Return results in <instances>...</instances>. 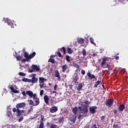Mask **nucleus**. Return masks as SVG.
<instances>
[{
	"label": "nucleus",
	"mask_w": 128,
	"mask_h": 128,
	"mask_svg": "<svg viewBox=\"0 0 128 128\" xmlns=\"http://www.w3.org/2000/svg\"><path fill=\"white\" fill-rule=\"evenodd\" d=\"M10 89L11 90L12 92H14L16 90V89H14V87H10Z\"/></svg>",
	"instance_id": "53"
},
{
	"label": "nucleus",
	"mask_w": 128,
	"mask_h": 128,
	"mask_svg": "<svg viewBox=\"0 0 128 128\" xmlns=\"http://www.w3.org/2000/svg\"><path fill=\"white\" fill-rule=\"evenodd\" d=\"M74 66H75V68H76V70H80V65L75 64H74Z\"/></svg>",
	"instance_id": "38"
},
{
	"label": "nucleus",
	"mask_w": 128,
	"mask_h": 128,
	"mask_svg": "<svg viewBox=\"0 0 128 128\" xmlns=\"http://www.w3.org/2000/svg\"><path fill=\"white\" fill-rule=\"evenodd\" d=\"M66 50L68 52V54H72V52H74V50L72 49V48L68 47L66 48Z\"/></svg>",
	"instance_id": "20"
},
{
	"label": "nucleus",
	"mask_w": 128,
	"mask_h": 128,
	"mask_svg": "<svg viewBox=\"0 0 128 128\" xmlns=\"http://www.w3.org/2000/svg\"><path fill=\"white\" fill-rule=\"evenodd\" d=\"M39 80H46V79L42 77H40L39 78Z\"/></svg>",
	"instance_id": "50"
},
{
	"label": "nucleus",
	"mask_w": 128,
	"mask_h": 128,
	"mask_svg": "<svg viewBox=\"0 0 128 128\" xmlns=\"http://www.w3.org/2000/svg\"><path fill=\"white\" fill-rule=\"evenodd\" d=\"M28 102H29L30 106H34V104H35L34 102V101L32 100H28Z\"/></svg>",
	"instance_id": "34"
},
{
	"label": "nucleus",
	"mask_w": 128,
	"mask_h": 128,
	"mask_svg": "<svg viewBox=\"0 0 128 128\" xmlns=\"http://www.w3.org/2000/svg\"><path fill=\"white\" fill-rule=\"evenodd\" d=\"M114 58H115V60H118V58H120V56H114Z\"/></svg>",
	"instance_id": "55"
},
{
	"label": "nucleus",
	"mask_w": 128,
	"mask_h": 128,
	"mask_svg": "<svg viewBox=\"0 0 128 128\" xmlns=\"http://www.w3.org/2000/svg\"><path fill=\"white\" fill-rule=\"evenodd\" d=\"M126 108V106L124 104H121L118 106V110L119 112H123L124 110Z\"/></svg>",
	"instance_id": "10"
},
{
	"label": "nucleus",
	"mask_w": 128,
	"mask_h": 128,
	"mask_svg": "<svg viewBox=\"0 0 128 128\" xmlns=\"http://www.w3.org/2000/svg\"><path fill=\"white\" fill-rule=\"evenodd\" d=\"M98 56V54L96 53H93L92 54V56H94V58L95 56Z\"/></svg>",
	"instance_id": "56"
},
{
	"label": "nucleus",
	"mask_w": 128,
	"mask_h": 128,
	"mask_svg": "<svg viewBox=\"0 0 128 128\" xmlns=\"http://www.w3.org/2000/svg\"><path fill=\"white\" fill-rule=\"evenodd\" d=\"M21 62H30V60L28 58H24V59H22L21 60Z\"/></svg>",
	"instance_id": "33"
},
{
	"label": "nucleus",
	"mask_w": 128,
	"mask_h": 128,
	"mask_svg": "<svg viewBox=\"0 0 128 128\" xmlns=\"http://www.w3.org/2000/svg\"><path fill=\"white\" fill-rule=\"evenodd\" d=\"M118 109L114 110L113 111V112L114 113V116H116L118 114Z\"/></svg>",
	"instance_id": "42"
},
{
	"label": "nucleus",
	"mask_w": 128,
	"mask_h": 128,
	"mask_svg": "<svg viewBox=\"0 0 128 128\" xmlns=\"http://www.w3.org/2000/svg\"><path fill=\"white\" fill-rule=\"evenodd\" d=\"M87 76L90 80H96V76L90 72L88 71V72H87Z\"/></svg>",
	"instance_id": "6"
},
{
	"label": "nucleus",
	"mask_w": 128,
	"mask_h": 128,
	"mask_svg": "<svg viewBox=\"0 0 128 128\" xmlns=\"http://www.w3.org/2000/svg\"><path fill=\"white\" fill-rule=\"evenodd\" d=\"M40 118H41L40 120V122H44V116L41 115Z\"/></svg>",
	"instance_id": "45"
},
{
	"label": "nucleus",
	"mask_w": 128,
	"mask_h": 128,
	"mask_svg": "<svg viewBox=\"0 0 128 128\" xmlns=\"http://www.w3.org/2000/svg\"><path fill=\"white\" fill-rule=\"evenodd\" d=\"M56 88H58V85L56 84L54 86V90H56Z\"/></svg>",
	"instance_id": "60"
},
{
	"label": "nucleus",
	"mask_w": 128,
	"mask_h": 128,
	"mask_svg": "<svg viewBox=\"0 0 128 128\" xmlns=\"http://www.w3.org/2000/svg\"><path fill=\"white\" fill-rule=\"evenodd\" d=\"M34 110V108H32V106H31V107L28 109V112L30 114L31 112H32Z\"/></svg>",
	"instance_id": "41"
},
{
	"label": "nucleus",
	"mask_w": 128,
	"mask_h": 128,
	"mask_svg": "<svg viewBox=\"0 0 128 128\" xmlns=\"http://www.w3.org/2000/svg\"><path fill=\"white\" fill-rule=\"evenodd\" d=\"M72 112H74L75 114H76L78 112V107H74L72 109Z\"/></svg>",
	"instance_id": "24"
},
{
	"label": "nucleus",
	"mask_w": 128,
	"mask_h": 128,
	"mask_svg": "<svg viewBox=\"0 0 128 128\" xmlns=\"http://www.w3.org/2000/svg\"><path fill=\"white\" fill-rule=\"evenodd\" d=\"M81 74H83V75L86 74V71L84 70H81Z\"/></svg>",
	"instance_id": "51"
},
{
	"label": "nucleus",
	"mask_w": 128,
	"mask_h": 128,
	"mask_svg": "<svg viewBox=\"0 0 128 128\" xmlns=\"http://www.w3.org/2000/svg\"><path fill=\"white\" fill-rule=\"evenodd\" d=\"M91 128H96V124H94L92 126Z\"/></svg>",
	"instance_id": "58"
},
{
	"label": "nucleus",
	"mask_w": 128,
	"mask_h": 128,
	"mask_svg": "<svg viewBox=\"0 0 128 128\" xmlns=\"http://www.w3.org/2000/svg\"><path fill=\"white\" fill-rule=\"evenodd\" d=\"M66 60L68 62H70V56L68 55H66Z\"/></svg>",
	"instance_id": "31"
},
{
	"label": "nucleus",
	"mask_w": 128,
	"mask_h": 128,
	"mask_svg": "<svg viewBox=\"0 0 128 128\" xmlns=\"http://www.w3.org/2000/svg\"><path fill=\"white\" fill-rule=\"evenodd\" d=\"M24 57H25L26 58H28L30 60V55L28 54V53L26 52H24Z\"/></svg>",
	"instance_id": "27"
},
{
	"label": "nucleus",
	"mask_w": 128,
	"mask_h": 128,
	"mask_svg": "<svg viewBox=\"0 0 128 128\" xmlns=\"http://www.w3.org/2000/svg\"><path fill=\"white\" fill-rule=\"evenodd\" d=\"M16 112H17V116H22V112H24V110H19L18 108H16Z\"/></svg>",
	"instance_id": "9"
},
{
	"label": "nucleus",
	"mask_w": 128,
	"mask_h": 128,
	"mask_svg": "<svg viewBox=\"0 0 128 128\" xmlns=\"http://www.w3.org/2000/svg\"><path fill=\"white\" fill-rule=\"evenodd\" d=\"M113 128H118V124H114Z\"/></svg>",
	"instance_id": "52"
},
{
	"label": "nucleus",
	"mask_w": 128,
	"mask_h": 128,
	"mask_svg": "<svg viewBox=\"0 0 128 128\" xmlns=\"http://www.w3.org/2000/svg\"><path fill=\"white\" fill-rule=\"evenodd\" d=\"M22 80H38V78H36V76L34 75L32 76V80L28 78H22Z\"/></svg>",
	"instance_id": "14"
},
{
	"label": "nucleus",
	"mask_w": 128,
	"mask_h": 128,
	"mask_svg": "<svg viewBox=\"0 0 128 128\" xmlns=\"http://www.w3.org/2000/svg\"><path fill=\"white\" fill-rule=\"evenodd\" d=\"M58 107L56 106H54L53 107H52L50 108V112L52 114H53L54 112H58Z\"/></svg>",
	"instance_id": "11"
},
{
	"label": "nucleus",
	"mask_w": 128,
	"mask_h": 128,
	"mask_svg": "<svg viewBox=\"0 0 128 128\" xmlns=\"http://www.w3.org/2000/svg\"><path fill=\"white\" fill-rule=\"evenodd\" d=\"M36 52H33L32 54H30L29 55V60H30L32 58H34V56H36Z\"/></svg>",
	"instance_id": "21"
},
{
	"label": "nucleus",
	"mask_w": 128,
	"mask_h": 128,
	"mask_svg": "<svg viewBox=\"0 0 128 128\" xmlns=\"http://www.w3.org/2000/svg\"><path fill=\"white\" fill-rule=\"evenodd\" d=\"M26 94L30 98H33V100L35 102L34 106H36L40 104V98H38L36 94H34V92L32 90H28L26 92Z\"/></svg>",
	"instance_id": "2"
},
{
	"label": "nucleus",
	"mask_w": 128,
	"mask_h": 128,
	"mask_svg": "<svg viewBox=\"0 0 128 128\" xmlns=\"http://www.w3.org/2000/svg\"><path fill=\"white\" fill-rule=\"evenodd\" d=\"M90 42H91L92 44H96V43H94V40L92 37L90 38Z\"/></svg>",
	"instance_id": "36"
},
{
	"label": "nucleus",
	"mask_w": 128,
	"mask_h": 128,
	"mask_svg": "<svg viewBox=\"0 0 128 128\" xmlns=\"http://www.w3.org/2000/svg\"><path fill=\"white\" fill-rule=\"evenodd\" d=\"M57 54L58 56H59V58H62V54L60 53V52H58Z\"/></svg>",
	"instance_id": "47"
},
{
	"label": "nucleus",
	"mask_w": 128,
	"mask_h": 128,
	"mask_svg": "<svg viewBox=\"0 0 128 128\" xmlns=\"http://www.w3.org/2000/svg\"><path fill=\"white\" fill-rule=\"evenodd\" d=\"M48 62H51V64H56V60H54V59L50 58L48 60Z\"/></svg>",
	"instance_id": "26"
},
{
	"label": "nucleus",
	"mask_w": 128,
	"mask_h": 128,
	"mask_svg": "<svg viewBox=\"0 0 128 128\" xmlns=\"http://www.w3.org/2000/svg\"><path fill=\"white\" fill-rule=\"evenodd\" d=\"M50 122H48L47 123H46V126L47 127V128H48L49 126H50Z\"/></svg>",
	"instance_id": "59"
},
{
	"label": "nucleus",
	"mask_w": 128,
	"mask_h": 128,
	"mask_svg": "<svg viewBox=\"0 0 128 128\" xmlns=\"http://www.w3.org/2000/svg\"><path fill=\"white\" fill-rule=\"evenodd\" d=\"M101 120H102V122H104V120H106V116H101Z\"/></svg>",
	"instance_id": "44"
},
{
	"label": "nucleus",
	"mask_w": 128,
	"mask_h": 128,
	"mask_svg": "<svg viewBox=\"0 0 128 128\" xmlns=\"http://www.w3.org/2000/svg\"><path fill=\"white\" fill-rule=\"evenodd\" d=\"M78 42L80 44H84V39L82 38H80V39L78 40Z\"/></svg>",
	"instance_id": "23"
},
{
	"label": "nucleus",
	"mask_w": 128,
	"mask_h": 128,
	"mask_svg": "<svg viewBox=\"0 0 128 128\" xmlns=\"http://www.w3.org/2000/svg\"><path fill=\"white\" fill-rule=\"evenodd\" d=\"M101 82L100 80L97 81L94 84V88H98V86L100 84Z\"/></svg>",
	"instance_id": "32"
},
{
	"label": "nucleus",
	"mask_w": 128,
	"mask_h": 128,
	"mask_svg": "<svg viewBox=\"0 0 128 128\" xmlns=\"http://www.w3.org/2000/svg\"><path fill=\"white\" fill-rule=\"evenodd\" d=\"M64 116H62L61 118L58 120V122L60 124H62V122H64Z\"/></svg>",
	"instance_id": "35"
},
{
	"label": "nucleus",
	"mask_w": 128,
	"mask_h": 128,
	"mask_svg": "<svg viewBox=\"0 0 128 128\" xmlns=\"http://www.w3.org/2000/svg\"><path fill=\"white\" fill-rule=\"evenodd\" d=\"M24 106H26V103L24 102L19 103L16 105V108L18 109L22 108H24Z\"/></svg>",
	"instance_id": "8"
},
{
	"label": "nucleus",
	"mask_w": 128,
	"mask_h": 128,
	"mask_svg": "<svg viewBox=\"0 0 128 128\" xmlns=\"http://www.w3.org/2000/svg\"><path fill=\"white\" fill-rule=\"evenodd\" d=\"M8 24L10 26L11 28H14V23L12 22L8 21Z\"/></svg>",
	"instance_id": "28"
},
{
	"label": "nucleus",
	"mask_w": 128,
	"mask_h": 128,
	"mask_svg": "<svg viewBox=\"0 0 128 128\" xmlns=\"http://www.w3.org/2000/svg\"><path fill=\"white\" fill-rule=\"evenodd\" d=\"M82 56H86V48H82Z\"/></svg>",
	"instance_id": "25"
},
{
	"label": "nucleus",
	"mask_w": 128,
	"mask_h": 128,
	"mask_svg": "<svg viewBox=\"0 0 128 128\" xmlns=\"http://www.w3.org/2000/svg\"><path fill=\"white\" fill-rule=\"evenodd\" d=\"M22 94L24 96H26V91H23L22 92Z\"/></svg>",
	"instance_id": "49"
},
{
	"label": "nucleus",
	"mask_w": 128,
	"mask_h": 128,
	"mask_svg": "<svg viewBox=\"0 0 128 128\" xmlns=\"http://www.w3.org/2000/svg\"><path fill=\"white\" fill-rule=\"evenodd\" d=\"M70 84H69V88H72V86L76 84V80H72V81H70Z\"/></svg>",
	"instance_id": "15"
},
{
	"label": "nucleus",
	"mask_w": 128,
	"mask_h": 128,
	"mask_svg": "<svg viewBox=\"0 0 128 128\" xmlns=\"http://www.w3.org/2000/svg\"><path fill=\"white\" fill-rule=\"evenodd\" d=\"M98 108V107L96 106H92L90 107L89 110L90 112V114H94L96 112V110Z\"/></svg>",
	"instance_id": "7"
},
{
	"label": "nucleus",
	"mask_w": 128,
	"mask_h": 128,
	"mask_svg": "<svg viewBox=\"0 0 128 128\" xmlns=\"http://www.w3.org/2000/svg\"><path fill=\"white\" fill-rule=\"evenodd\" d=\"M84 114H80L78 116V120H82V118H84Z\"/></svg>",
	"instance_id": "37"
},
{
	"label": "nucleus",
	"mask_w": 128,
	"mask_h": 128,
	"mask_svg": "<svg viewBox=\"0 0 128 128\" xmlns=\"http://www.w3.org/2000/svg\"><path fill=\"white\" fill-rule=\"evenodd\" d=\"M68 64H65L63 65L62 66V72H66V70H68Z\"/></svg>",
	"instance_id": "13"
},
{
	"label": "nucleus",
	"mask_w": 128,
	"mask_h": 128,
	"mask_svg": "<svg viewBox=\"0 0 128 128\" xmlns=\"http://www.w3.org/2000/svg\"><path fill=\"white\" fill-rule=\"evenodd\" d=\"M14 94H20V92L16 90H14Z\"/></svg>",
	"instance_id": "54"
},
{
	"label": "nucleus",
	"mask_w": 128,
	"mask_h": 128,
	"mask_svg": "<svg viewBox=\"0 0 128 128\" xmlns=\"http://www.w3.org/2000/svg\"><path fill=\"white\" fill-rule=\"evenodd\" d=\"M90 102H92L86 100L84 102H82L80 106L78 107V108L82 114H88V108L90 107L88 105L90 104Z\"/></svg>",
	"instance_id": "1"
},
{
	"label": "nucleus",
	"mask_w": 128,
	"mask_h": 128,
	"mask_svg": "<svg viewBox=\"0 0 128 128\" xmlns=\"http://www.w3.org/2000/svg\"><path fill=\"white\" fill-rule=\"evenodd\" d=\"M114 99H106V100L105 102V104L108 108H112V106H114Z\"/></svg>",
	"instance_id": "4"
},
{
	"label": "nucleus",
	"mask_w": 128,
	"mask_h": 128,
	"mask_svg": "<svg viewBox=\"0 0 128 128\" xmlns=\"http://www.w3.org/2000/svg\"><path fill=\"white\" fill-rule=\"evenodd\" d=\"M44 102L46 104H48V102H50V97L48 95H45L44 97Z\"/></svg>",
	"instance_id": "12"
},
{
	"label": "nucleus",
	"mask_w": 128,
	"mask_h": 128,
	"mask_svg": "<svg viewBox=\"0 0 128 128\" xmlns=\"http://www.w3.org/2000/svg\"><path fill=\"white\" fill-rule=\"evenodd\" d=\"M58 128V125L55 124H52L50 126V128Z\"/></svg>",
	"instance_id": "40"
},
{
	"label": "nucleus",
	"mask_w": 128,
	"mask_h": 128,
	"mask_svg": "<svg viewBox=\"0 0 128 128\" xmlns=\"http://www.w3.org/2000/svg\"><path fill=\"white\" fill-rule=\"evenodd\" d=\"M54 76L56 78H58V80L60 79V73L58 72V70H56L55 72Z\"/></svg>",
	"instance_id": "22"
},
{
	"label": "nucleus",
	"mask_w": 128,
	"mask_h": 128,
	"mask_svg": "<svg viewBox=\"0 0 128 128\" xmlns=\"http://www.w3.org/2000/svg\"><path fill=\"white\" fill-rule=\"evenodd\" d=\"M12 112H16V108H13Z\"/></svg>",
	"instance_id": "61"
},
{
	"label": "nucleus",
	"mask_w": 128,
	"mask_h": 128,
	"mask_svg": "<svg viewBox=\"0 0 128 128\" xmlns=\"http://www.w3.org/2000/svg\"><path fill=\"white\" fill-rule=\"evenodd\" d=\"M60 52H63L64 56L66 54V48L65 47H62L60 48Z\"/></svg>",
	"instance_id": "17"
},
{
	"label": "nucleus",
	"mask_w": 128,
	"mask_h": 128,
	"mask_svg": "<svg viewBox=\"0 0 128 128\" xmlns=\"http://www.w3.org/2000/svg\"><path fill=\"white\" fill-rule=\"evenodd\" d=\"M44 94V90H41L40 91V96H42Z\"/></svg>",
	"instance_id": "57"
},
{
	"label": "nucleus",
	"mask_w": 128,
	"mask_h": 128,
	"mask_svg": "<svg viewBox=\"0 0 128 128\" xmlns=\"http://www.w3.org/2000/svg\"><path fill=\"white\" fill-rule=\"evenodd\" d=\"M44 122H40V125H39V128H44Z\"/></svg>",
	"instance_id": "39"
},
{
	"label": "nucleus",
	"mask_w": 128,
	"mask_h": 128,
	"mask_svg": "<svg viewBox=\"0 0 128 128\" xmlns=\"http://www.w3.org/2000/svg\"><path fill=\"white\" fill-rule=\"evenodd\" d=\"M22 120H24V116H22L18 120V122H22Z\"/></svg>",
	"instance_id": "48"
},
{
	"label": "nucleus",
	"mask_w": 128,
	"mask_h": 128,
	"mask_svg": "<svg viewBox=\"0 0 128 128\" xmlns=\"http://www.w3.org/2000/svg\"><path fill=\"white\" fill-rule=\"evenodd\" d=\"M82 88V83H79L77 86V90L80 92Z\"/></svg>",
	"instance_id": "19"
},
{
	"label": "nucleus",
	"mask_w": 128,
	"mask_h": 128,
	"mask_svg": "<svg viewBox=\"0 0 128 128\" xmlns=\"http://www.w3.org/2000/svg\"><path fill=\"white\" fill-rule=\"evenodd\" d=\"M69 120L70 121H71L73 124H74L76 122V116L75 114H71L70 116Z\"/></svg>",
	"instance_id": "5"
},
{
	"label": "nucleus",
	"mask_w": 128,
	"mask_h": 128,
	"mask_svg": "<svg viewBox=\"0 0 128 128\" xmlns=\"http://www.w3.org/2000/svg\"><path fill=\"white\" fill-rule=\"evenodd\" d=\"M54 58V55H51L50 56V58Z\"/></svg>",
	"instance_id": "63"
},
{
	"label": "nucleus",
	"mask_w": 128,
	"mask_h": 128,
	"mask_svg": "<svg viewBox=\"0 0 128 128\" xmlns=\"http://www.w3.org/2000/svg\"><path fill=\"white\" fill-rule=\"evenodd\" d=\"M30 68L32 69L28 70L29 72H34V70H36V72H40V68L36 64H32Z\"/></svg>",
	"instance_id": "3"
},
{
	"label": "nucleus",
	"mask_w": 128,
	"mask_h": 128,
	"mask_svg": "<svg viewBox=\"0 0 128 128\" xmlns=\"http://www.w3.org/2000/svg\"><path fill=\"white\" fill-rule=\"evenodd\" d=\"M110 65L108 64L106 66V68H110Z\"/></svg>",
	"instance_id": "62"
},
{
	"label": "nucleus",
	"mask_w": 128,
	"mask_h": 128,
	"mask_svg": "<svg viewBox=\"0 0 128 128\" xmlns=\"http://www.w3.org/2000/svg\"><path fill=\"white\" fill-rule=\"evenodd\" d=\"M52 94H56V91H53Z\"/></svg>",
	"instance_id": "64"
},
{
	"label": "nucleus",
	"mask_w": 128,
	"mask_h": 128,
	"mask_svg": "<svg viewBox=\"0 0 128 128\" xmlns=\"http://www.w3.org/2000/svg\"><path fill=\"white\" fill-rule=\"evenodd\" d=\"M25 82H32V84H34V82H38V80H24Z\"/></svg>",
	"instance_id": "30"
},
{
	"label": "nucleus",
	"mask_w": 128,
	"mask_h": 128,
	"mask_svg": "<svg viewBox=\"0 0 128 128\" xmlns=\"http://www.w3.org/2000/svg\"><path fill=\"white\" fill-rule=\"evenodd\" d=\"M3 94H8V90L6 88H3Z\"/></svg>",
	"instance_id": "46"
},
{
	"label": "nucleus",
	"mask_w": 128,
	"mask_h": 128,
	"mask_svg": "<svg viewBox=\"0 0 128 128\" xmlns=\"http://www.w3.org/2000/svg\"><path fill=\"white\" fill-rule=\"evenodd\" d=\"M19 76H26V74L22 72H20L18 73Z\"/></svg>",
	"instance_id": "43"
},
{
	"label": "nucleus",
	"mask_w": 128,
	"mask_h": 128,
	"mask_svg": "<svg viewBox=\"0 0 128 128\" xmlns=\"http://www.w3.org/2000/svg\"><path fill=\"white\" fill-rule=\"evenodd\" d=\"M44 80H39L40 88H44L46 86V84L44 83Z\"/></svg>",
	"instance_id": "16"
},
{
	"label": "nucleus",
	"mask_w": 128,
	"mask_h": 128,
	"mask_svg": "<svg viewBox=\"0 0 128 128\" xmlns=\"http://www.w3.org/2000/svg\"><path fill=\"white\" fill-rule=\"evenodd\" d=\"M106 58H104L102 62L101 63L102 66H104L106 64Z\"/></svg>",
	"instance_id": "29"
},
{
	"label": "nucleus",
	"mask_w": 128,
	"mask_h": 128,
	"mask_svg": "<svg viewBox=\"0 0 128 128\" xmlns=\"http://www.w3.org/2000/svg\"><path fill=\"white\" fill-rule=\"evenodd\" d=\"M15 54L16 55H14V56H16V60H22V56H17L16 52H15Z\"/></svg>",
	"instance_id": "18"
}]
</instances>
